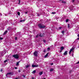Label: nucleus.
<instances>
[{
  "instance_id": "1",
  "label": "nucleus",
  "mask_w": 79,
  "mask_h": 79,
  "mask_svg": "<svg viewBox=\"0 0 79 79\" xmlns=\"http://www.w3.org/2000/svg\"><path fill=\"white\" fill-rule=\"evenodd\" d=\"M38 27H39V28L43 29L45 27V26H44L42 23H40L38 24Z\"/></svg>"
},
{
  "instance_id": "2",
  "label": "nucleus",
  "mask_w": 79,
  "mask_h": 79,
  "mask_svg": "<svg viewBox=\"0 0 79 79\" xmlns=\"http://www.w3.org/2000/svg\"><path fill=\"white\" fill-rule=\"evenodd\" d=\"M75 49V48L73 47L72 48H71L70 49V51L69 52V55L71 54V53H74V49Z\"/></svg>"
},
{
  "instance_id": "3",
  "label": "nucleus",
  "mask_w": 79,
  "mask_h": 79,
  "mask_svg": "<svg viewBox=\"0 0 79 79\" xmlns=\"http://www.w3.org/2000/svg\"><path fill=\"white\" fill-rule=\"evenodd\" d=\"M13 73H12L11 72H10L9 73H8L6 75V77H9L10 76V75H13Z\"/></svg>"
},
{
  "instance_id": "4",
  "label": "nucleus",
  "mask_w": 79,
  "mask_h": 79,
  "mask_svg": "<svg viewBox=\"0 0 79 79\" xmlns=\"http://www.w3.org/2000/svg\"><path fill=\"white\" fill-rule=\"evenodd\" d=\"M38 53V51H35L34 52L33 54L35 56H37V55H38V53Z\"/></svg>"
},
{
  "instance_id": "5",
  "label": "nucleus",
  "mask_w": 79,
  "mask_h": 79,
  "mask_svg": "<svg viewBox=\"0 0 79 79\" xmlns=\"http://www.w3.org/2000/svg\"><path fill=\"white\" fill-rule=\"evenodd\" d=\"M12 56H13V57H14V58H16L17 59H18L19 58V56L18 55H13Z\"/></svg>"
},
{
  "instance_id": "6",
  "label": "nucleus",
  "mask_w": 79,
  "mask_h": 79,
  "mask_svg": "<svg viewBox=\"0 0 79 79\" xmlns=\"http://www.w3.org/2000/svg\"><path fill=\"white\" fill-rule=\"evenodd\" d=\"M6 53V52H5L4 51H2L1 53L0 54L1 56H3V55H4Z\"/></svg>"
},
{
  "instance_id": "7",
  "label": "nucleus",
  "mask_w": 79,
  "mask_h": 79,
  "mask_svg": "<svg viewBox=\"0 0 79 79\" xmlns=\"http://www.w3.org/2000/svg\"><path fill=\"white\" fill-rule=\"evenodd\" d=\"M60 50L59 51V53H61V52H62L63 50L64 49V47H62L60 48Z\"/></svg>"
},
{
  "instance_id": "8",
  "label": "nucleus",
  "mask_w": 79,
  "mask_h": 79,
  "mask_svg": "<svg viewBox=\"0 0 79 79\" xmlns=\"http://www.w3.org/2000/svg\"><path fill=\"white\" fill-rule=\"evenodd\" d=\"M70 9L71 11H72V10H74V6H71L70 7Z\"/></svg>"
},
{
  "instance_id": "9",
  "label": "nucleus",
  "mask_w": 79,
  "mask_h": 79,
  "mask_svg": "<svg viewBox=\"0 0 79 79\" xmlns=\"http://www.w3.org/2000/svg\"><path fill=\"white\" fill-rule=\"evenodd\" d=\"M68 55V51H65L63 54V55Z\"/></svg>"
},
{
  "instance_id": "10",
  "label": "nucleus",
  "mask_w": 79,
  "mask_h": 79,
  "mask_svg": "<svg viewBox=\"0 0 79 79\" xmlns=\"http://www.w3.org/2000/svg\"><path fill=\"white\" fill-rule=\"evenodd\" d=\"M38 65H34V64H33L32 65V67L33 68H35V67H38Z\"/></svg>"
},
{
  "instance_id": "11",
  "label": "nucleus",
  "mask_w": 79,
  "mask_h": 79,
  "mask_svg": "<svg viewBox=\"0 0 79 79\" xmlns=\"http://www.w3.org/2000/svg\"><path fill=\"white\" fill-rule=\"evenodd\" d=\"M68 29H71V27L69 26V24H68Z\"/></svg>"
},
{
  "instance_id": "12",
  "label": "nucleus",
  "mask_w": 79,
  "mask_h": 79,
  "mask_svg": "<svg viewBox=\"0 0 79 79\" xmlns=\"http://www.w3.org/2000/svg\"><path fill=\"white\" fill-rule=\"evenodd\" d=\"M7 32H8V31L7 30L3 34V35H5V34H6Z\"/></svg>"
},
{
  "instance_id": "13",
  "label": "nucleus",
  "mask_w": 79,
  "mask_h": 79,
  "mask_svg": "<svg viewBox=\"0 0 79 79\" xmlns=\"http://www.w3.org/2000/svg\"><path fill=\"white\" fill-rule=\"evenodd\" d=\"M48 54H49V53H48L46 55L44 56L45 58H47V57L48 55Z\"/></svg>"
},
{
  "instance_id": "14",
  "label": "nucleus",
  "mask_w": 79,
  "mask_h": 79,
  "mask_svg": "<svg viewBox=\"0 0 79 79\" xmlns=\"http://www.w3.org/2000/svg\"><path fill=\"white\" fill-rule=\"evenodd\" d=\"M44 34H45L44 33L43 35H42V34H41L39 35L40 37H44Z\"/></svg>"
},
{
  "instance_id": "15",
  "label": "nucleus",
  "mask_w": 79,
  "mask_h": 79,
  "mask_svg": "<svg viewBox=\"0 0 79 79\" xmlns=\"http://www.w3.org/2000/svg\"><path fill=\"white\" fill-rule=\"evenodd\" d=\"M25 67H26V68H29V65H27L25 66Z\"/></svg>"
},
{
  "instance_id": "16",
  "label": "nucleus",
  "mask_w": 79,
  "mask_h": 79,
  "mask_svg": "<svg viewBox=\"0 0 79 79\" xmlns=\"http://www.w3.org/2000/svg\"><path fill=\"white\" fill-rule=\"evenodd\" d=\"M42 74H43V72H40L39 73V74L40 75H42Z\"/></svg>"
},
{
  "instance_id": "17",
  "label": "nucleus",
  "mask_w": 79,
  "mask_h": 79,
  "mask_svg": "<svg viewBox=\"0 0 79 79\" xmlns=\"http://www.w3.org/2000/svg\"><path fill=\"white\" fill-rule=\"evenodd\" d=\"M19 62H17L16 64V66H18V65H19Z\"/></svg>"
},
{
  "instance_id": "18",
  "label": "nucleus",
  "mask_w": 79,
  "mask_h": 79,
  "mask_svg": "<svg viewBox=\"0 0 79 79\" xmlns=\"http://www.w3.org/2000/svg\"><path fill=\"white\" fill-rule=\"evenodd\" d=\"M35 72H36V71H35V70L33 71L32 72V73H33V74H35Z\"/></svg>"
},
{
  "instance_id": "19",
  "label": "nucleus",
  "mask_w": 79,
  "mask_h": 79,
  "mask_svg": "<svg viewBox=\"0 0 79 79\" xmlns=\"http://www.w3.org/2000/svg\"><path fill=\"white\" fill-rule=\"evenodd\" d=\"M20 22H24L25 21V20H20Z\"/></svg>"
},
{
  "instance_id": "20",
  "label": "nucleus",
  "mask_w": 79,
  "mask_h": 79,
  "mask_svg": "<svg viewBox=\"0 0 79 79\" xmlns=\"http://www.w3.org/2000/svg\"><path fill=\"white\" fill-rule=\"evenodd\" d=\"M50 48H48L47 49V50H48V51H50Z\"/></svg>"
},
{
  "instance_id": "21",
  "label": "nucleus",
  "mask_w": 79,
  "mask_h": 79,
  "mask_svg": "<svg viewBox=\"0 0 79 79\" xmlns=\"http://www.w3.org/2000/svg\"><path fill=\"white\" fill-rule=\"evenodd\" d=\"M17 14L18 15H19V16H20V12H17Z\"/></svg>"
},
{
  "instance_id": "22",
  "label": "nucleus",
  "mask_w": 79,
  "mask_h": 79,
  "mask_svg": "<svg viewBox=\"0 0 79 79\" xmlns=\"http://www.w3.org/2000/svg\"><path fill=\"white\" fill-rule=\"evenodd\" d=\"M37 6H38V7H40V5H39V4H37Z\"/></svg>"
},
{
  "instance_id": "23",
  "label": "nucleus",
  "mask_w": 79,
  "mask_h": 79,
  "mask_svg": "<svg viewBox=\"0 0 79 79\" xmlns=\"http://www.w3.org/2000/svg\"><path fill=\"white\" fill-rule=\"evenodd\" d=\"M6 62H8V60H6L4 61V63H6Z\"/></svg>"
},
{
  "instance_id": "24",
  "label": "nucleus",
  "mask_w": 79,
  "mask_h": 79,
  "mask_svg": "<svg viewBox=\"0 0 79 79\" xmlns=\"http://www.w3.org/2000/svg\"><path fill=\"white\" fill-rule=\"evenodd\" d=\"M29 13V11H26L25 12V14H27V13Z\"/></svg>"
},
{
  "instance_id": "25",
  "label": "nucleus",
  "mask_w": 79,
  "mask_h": 79,
  "mask_svg": "<svg viewBox=\"0 0 79 79\" xmlns=\"http://www.w3.org/2000/svg\"><path fill=\"white\" fill-rule=\"evenodd\" d=\"M68 21H69V19H67L66 20V22L67 23L68 22Z\"/></svg>"
},
{
  "instance_id": "26",
  "label": "nucleus",
  "mask_w": 79,
  "mask_h": 79,
  "mask_svg": "<svg viewBox=\"0 0 79 79\" xmlns=\"http://www.w3.org/2000/svg\"><path fill=\"white\" fill-rule=\"evenodd\" d=\"M61 33H62V34H64V31H61Z\"/></svg>"
},
{
  "instance_id": "27",
  "label": "nucleus",
  "mask_w": 79,
  "mask_h": 79,
  "mask_svg": "<svg viewBox=\"0 0 79 79\" xmlns=\"http://www.w3.org/2000/svg\"><path fill=\"white\" fill-rule=\"evenodd\" d=\"M62 3H66V2L64 1H63L62 2Z\"/></svg>"
},
{
  "instance_id": "28",
  "label": "nucleus",
  "mask_w": 79,
  "mask_h": 79,
  "mask_svg": "<svg viewBox=\"0 0 79 79\" xmlns=\"http://www.w3.org/2000/svg\"><path fill=\"white\" fill-rule=\"evenodd\" d=\"M53 69H50V71L51 72L53 71Z\"/></svg>"
},
{
  "instance_id": "29",
  "label": "nucleus",
  "mask_w": 79,
  "mask_h": 79,
  "mask_svg": "<svg viewBox=\"0 0 79 79\" xmlns=\"http://www.w3.org/2000/svg\"><path fill=\"white\" fill-rule=\"evenodd\" d=\"M39 37V35H37L36 36V38H37V37Z\"/></svg>"
},
{
  "instance_id": "30",
  "label": "nucleus",
  "mask_w": 79,
  "mask_h": 79,
  "mask_svg": "<svg viewBox=\"0 0 79 79\" xmlns=\"http://www.w3.org/2000/svg\"><path fill=\"white\" fill-rule=\"evenodd\" d=\"M3 38L0 37V40H3Z\"/></svg>"
},
{
  "instance_id": "31",
  "label": "nucleus",
  "mask_w": 79,
  "mask_h": 79,
  "mask_svg": "<svg viewBox=\"0 0 79 79\" xmlns=\"http://www.w3.org/2000/svg\"><path fill=\"white\" fill-rule=\"evenodd\" d=\"M49 40L50 41H51V40H52V38H49Z\"/></svg>"
},
{
  "instance_id": "32",
  "label": "nucleus",
  "mask_w": 79,
  "mask_h": 79,
  "mask_svg": "<svg viewBox=\"0 0 79 79\" xmlns=\"http://www.w3.org/2000/svg\"><path fill=\"white\" fill-rule=\"evenodd\" d=\"M19 4H20V2H21V0H19Z\"/></svg>"
},
{
  "instance_id": "33",
  "label": "nucleus",
  "mask_w": 79,
  "mask_h": 79,
  "mask_svg": "<svg viewBox=\"0 0 79 79\" xmlns=\"http://www.w3.org/2000/svg\"><path fill=\"white\" fill-rule=\"evenodd\" d=\"M0 71H1V72H2V71H3V69H1Z\"/></svg>"
},
{
  "instance_id": "34",
  "label": "nucleus",
  "mask_w": 79,
  "mask_h": 79,
  "mask_svg": "<svg viewBox=\"0 0 79 79\" xmlns=\"http://www.w3.org/2000/svg\"><path fill=\"white\" fill-rule=\"evenodd\" d=\"M17 37H15V40H17Z\"/></svg>"
},
{
  "instance_id": "35",
  "label": "nucleus",
  "mask_w": 79,
  "mask_h": 79,
  "mask_svg": "<svg viewBox=\"0 0 79 79\" xmlns=\"http://www.w3.org/2000/svg\"><path fill=\"white\" fill-rule=\"evenodd\" d=\"M43 42H44V43H45L46 41L45 40H43Z\"/></svg>"
},
{
  "instance_id": "36",
  "label": "nucleus",
  "mask_w": 79,
  "mask_h": 79,
  "mask_svg": "<svg viewBox=\"0 0 79 79\" xmlns=\"http://www.w3.org/2000/svg\"><path fill=\"white\" fill-rule=\"evenodd\" d=\"M56 12H52V14H55Z\"/></svg>"
},
{
  "instance_id": "37",
  "label": "nucleus",
  "mask_w": 79,
  "mask_h": 79,
  "mask_svg": "<svg viewBox=\"0 0 79 79\" xmlns=\"http://www.w3.org/2000/svg\"><path fill=\"white\" fill-rule=\"evenodd\" d=\"M79 61H78V62H77V63H76V64H79Z\"/></svg>"
},
{
  "instance_id": "38",
  "label": "nucleus",
  "mask_w": 79,
  "mask_h": 79,
  "mask_svg": "<svg viewBox=\"0 0 79 79\" xmlns=\"http://www.w3.org/2000/svg\"><path fill=\"white\" fill-rule=\"evenodd\" d=\"M15 69H18V68H17V67H15Z\"/></svg>"
},
{
  "instance_id": "39",
  "label": "nucleus",
  "mask_w": 79,
  "mask_h": 79,
  "mask_svg": "<svg viewBox=\"0 0 79 79\" xmlns=\"http://www.w3.org/2000/svg\"><path fill=\"white\" fill-rule=\"evenodd\" d=\"M75 1V0H73V2H74V1Z\"/></svg>"
},
{
  "instance_id": "40",
  "label": "nucleus",
  "mask_w": 79,
  "mask_h": 79,
  "mask_svg": "<svg viewBox=\"0 0 79 79\" xmlns=\"http://www.w3.org/2000/svg\"><path fill=\"white\" fill-rule=\"evenodd\" d=\"M37 16H40V15H39V14H38L37 15Z\"/></svg>"
},
{
  "instance_id": "41",
  "label": "nucleus",
  "mask_w": 79,
  "mask_h": 79,
  "mask_svg": "<svg viewBox=\"0 0 79 79\" xmlns=\"http://www.w3.org/2000/svg\"><path fill=\"white\" fill-rule=\"evenodd\" d=\"M59 29H61V27H59Z\"/></svg>"
},
{
  "instance_id": "42",
  "label": "nucleus",
  "mask_w": 79,
  "mask_h": 79,
  "mask_svg": "<svg viewBox=\"0 0 79 79\" xmlns=\"http://www.w3.org/2000/svg\"><path fill=\"white\" fill-rule=\"evenodd\" d=\"M51 65H53V63H51Z\"/></svg>"
},
{
  "instance_id": "43",
  "label": "nucleus",
  "mask_w": 79,
  "mask_h": 79,
  "mask_svg": "<svg viewBox=\"0 0 79 79\" xmlns=\"http://www.w3.org/2000/svg\"><path fill=\"white\" fill-rule=\"evenodd\" d=\"M0 16H2V13H0Z\"/></svg>"
},
{
  "instance_id": "44",
  "label": "nucleus",
  "mask_w": 79,
  "mask_h": 79,
  "mask_svg": "<svg viewBox=\"0 0 79 79\" xmlns=\"http://www.w3.org/2000/svg\"><path fill=\"white\" fill-rule=\"evenodd\" d=\"M18 72H19V73H20V72H21V71L19 70V71H18Z\"/></svg>"
},
{
  "instance_id": "45",
  "label": "nucleus",
  "mask_w": 79,
  "mask_h": 79,
  "mask_svg": "<svg viewBox=\"0 0 79 79\" xmlns=\"http://www.w3.org/2000/svg\"><path fill=\"white\" fill-rule=\"evenodd\" d=\"M77 36H78V37H79V34L77 35Z\"/></svg>"
},
{
  "instance_id": "46",
  "label": "nucleus",
  "mask_w": 79,
  "mask_h": 79,
  "mask_svg": "<svg viewBox=\"0 0 79 79\" xmlns=\"http://www.w3.org/2000/svg\"><path fill=\"white\" fill-rule=\"evenodd\" d=\"M79 40V37L77 38V40Z\"/></svg>"
},
{
  "instance_id": "47",
  "label": "nucleus",
  "mask_w": 79,
  "mask_h": 79,
  "mask_svg": "<svg viewBox=\"0 0 79 79\" xmlns=\"http://www.w3.org/2000/svg\"><path fill=\"white\" fill-rule=\"evenodd\" d=\"M72 55H73H73H74V54H73V53H72Z\"/></svg>"
},
{
  "instance_id": "48",
  "label": "nucleus",
  "mask_w": 79,
  "mask_h": 79,
  "mask_svg": "<svg viewBox=\"0 0 79 79\" xmlns=\"http://www.w3.org/2000/svg\"><path fill=\"white\" fill-rule=\"evenodd\" d=\"M15 79H18V78H15Z\"/></svg>"
},
{
  "instance_id": "49",
  "label": "nucleus",
  "mask_w": 79,
  "mask_h": 79,
  "mask_svg": "<svg viewBox=\"0 0 79 79\" xmlns=\"http://www.w3.org/2000/svg\"><path fill=\"white\" fill-rule=\"evenodd\" d=\"M32 79H34V77H32Z\"/></svg>"
},
{
  "instance_id": "50",
  "label": "nucleus",
  "mask_w": 79,
  "mask_h": 79,
  "mask_svg": "<svg viewBox=\"0 0 79 79\" xmlns=\"http://www.w3.org/2000/svg\"><path fill=\"white\" fill-rule=\"evenodd\" d=\"M40 14L41 15H42V13H40Z\"/></svg>"
},
{
  "instance_id": "51",
  "label": "nucleus",
  "mask_w": 79,
  "mask_h": 79,
  "mask_svg": "<svg viewBox=\"0 0 79 79\" xmlns=\"http://www.w3.org/2000/svg\"><path fill=\"white\" fill-rule=\"evenodd\" d=\"M60 1H61V0H59Z\"/></svg>"
}]
</instances>
